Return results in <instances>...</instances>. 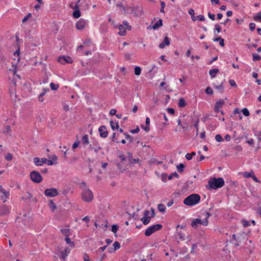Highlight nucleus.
Listing matches in <instances>:
<instances>
[{
  "mask_svg": "<svg viewBox=\"0 0 261 261\" xmlns=\"http://www.w3.org/2000/svg\"><path fill=\"white\" fill-rule=\"evenodd\" d=\"M224 185V180L223 178L212 177L208 181L206 187L208 190H216L222 187Z\"/></svg>",
  "mask_w": 261,
  "mask_h": 261,
  "instance_id": "obj_1",
  "label": "nucleus"
},
{
  "mask_svg": "<svg viewBox=\"0 0 261 261\" xmlns=\"http://www.w3.org/2000/svg\"><path fill=\"white\" fill-rule=\"evenodd\" d=\"M200 201V196L198 194H192L187 196L184 200V203L186 205L192 206L199 203Z\"/></svg>",
  "mask_w": 261,
  "mask_h": 261,
  "instance_id": "obj_2",
  "label": "nucleus"
},
{
  "mask_svg": "<svg viewBox=\"0 0 261 261\" xmlns=\"http://www.w3.org/2000/svg\"><path fill=\"white\" fill-rule=\"evenodd\" d=\"M204 215L205 216V220L202 221L199 219H195L193 220L191 223L192 227L196 228L198 227L199 225H203L204 226H207L208 224L207 219L211 216V214L209 212H206Z\"/></svg>",
  "mask_w": 261,
  "mask_h": 261,
  "instance_id": "obj_3",
  "label": "nucleus"
},
{
  "mask_svg": "<svg viewBox=\"0 0 261 261\" xmlns=\"http://www.w3.org/2000/svg\"><path fill=\"white\" fill-rule=\"evenodd\" d=\"M82 198L85 202H91L93 199L92 192L88 188H85L82 193Z\"/></svg>",
  "mask_w": 261,
  "mask_h": 261,
  "instance_id": "obj_4",
  "label": "nucleus"
},
{
  "mask_svg": "<svg viewBox=\"0 0 261 261\" xmlns=\"http://www.w3.org/2000/svg\"><path fill=\"white\" fill-rule=\"evenodd\" d=\"M162 228L161 224H155L149 227L145 232V235L147 237L150 236L156 231L160 230Z\"/></svg>",
  "mask_w": 261,
  "mask_h": 261,
  "instance_id": "obj_5",
  "label": "nucleus"
},
{
  "mask_svg": "<svg viewBox=\"0 0 261 261\" xmlns=\"http://www.w3.org/2000/svg\"><path fill=\"white\" fill-rule=\"evenodd\" d=\"M30 177L32 181L35 183H40L42 181L41 175L36 171H32L30 173Z\"/></svg>",
  "mask_w": 261,
  "mask_h": 261,
  "instance_id": "obj_6",
  "label": "nucleus"
},
{
  "mask_svg": "<svg viewBox=\"0 0 261 261\" xmlns=\"http://www.w3.org/2000/svg\"><path fill=\"white\" fill-rule=\"evenodd\" d=\"M10 196V192L9 191L3 188L2 186H0V198L1 199L5 202L7 199L9 198Z\"/></svg>",
  "mask_w": 261,
  "mask_h": 261,
  "instance_id": "obj_7",
  "label": "nucleus"
},
{
  "mask_svg": "<svg viewBox=\"0 0 261 261\" xmlns=\"http://www.w3.org/2000/svg\"><path fill=\"white\" fill-rule=\"evenodd\" d=\"M44 193L46 196L49 197H53L58 195V191L55 188L47 189Z\"/></svg>",
  "mask_w": 261,
  "mask_h": 261,
  "instance_id": "obj_8",
  "label": "nucleus"
},
{
  "mask_svg": "<svg viewBox=\"0 0 261 261\" xmlns=\"http://www.w3.org/2000/svg\"><path fill=\"white\" fill-rule=\"evenodd\" d=\"M149 213L150 212L148 210H145L144 212L143 217L141 219V220L144 225H147L150 222L151 217L148 216Z\"/></svg>",
  "mask_w": 261,
  "mask_h": 261,
  "instance_id": "obj_9",
  "label": "nucleus"
},
{
  "mask_svg": "<svg viewBox=\"0 0 261 261\" xmlns=\"http://www.w3.org/2000/svg\"><path fill=\"white\" fill-rule=\"evenodd\" d=\"M58 60L59 63L62 64L66 63H72L73 62L72 59L69 56H60Z\"/></svg>",
  "mask_w": 261,
  "mask_h": 261,
  "instance_id": "obj_10",
  "label": "nucleus"
},
{
  "mask_svg": "<svg viewBox=\"0 0 261 261\" xmlns=\"http://www.w3.org/2000/svg\"><path fill=\"white\" fill-rule=\"evenodd\" d=\"M224 105V100L223 99H220L217 101L214 106V110L216 113L220 112V109L223 107Z\"/></svg>",
  "mask_w": 261,
  "mask_h": 261,
  "instance_id": "obj_11",
  "label": "nucleus"
},
{
  "mask_svg": "<svg viewBox=\"0 0 261 261\" xmlns=\"http://www.w3.org/2000/svg\"><path fill=\"white\" fill-rule=\"evenodd\" d=\"M10 208L6 205L3 204L0 205V216L6 215L9 214Z\"/></svg>",
  "mask_w": 261,
  "mask_h": 261,
  "instance_id": "obj_12",
  "label": "nucleus"
},
{
  "mask_svg": "<svg viewBox=\"0 0 261 261\" xmlns=\"http://www.w3.org/2000/svg\"><path fill=\"white\" fill-rule=\"evenodd\" d=\"M98 131L99 132L100 136L101 138H105L107 137L108 132L107 130V127L106 126L102 125L100 126L98 128Z\"/></svg>",
  "mask_w": 261,
  "mask_h": 261,
  "instance_id": "obj_13",
  "label": "nucleus"
},
{
  "mask_svg": "<svg viewBox=\"0 0 261 261\" xmlns=\"http://www.w3.org/2000/svg\"><path fill=\"white\" fill-rule=\"evenodd\" d=\"M170 44V39L168 38L167 34H166V36L164 37L163 41L159 44V47L160 48H164L166 46H169Z\"/></svg>",
  "mask_w": 261,
  "mask_h": 261,
  "instance_id": "obj_14",
  "label": "nucleus"
},
{
  "mask_svg": "<svg viewBox=\"0 0 261 261\" xmlns=\"http://www.w3.org/2000/svg\"><path fill=\"white\" fill-rule=\"evenodd\" d=\"M86 23L85 20L81 18L77 21L76 23V27L78 30H83L85 27Z\"/></svg>",
  "mask_w": 261,
  "mask_h": 261,
  "instance_id": "obj_15",
  "label": "nucleus"
},
{
  "mask_svg": "<svg viewBox=\"0 0 261 261\" xmlns=\"http://www.w3.org/2000/svg\"><path fill=\"white\" fill-rule=\"evenodd\" d=\"M93 147H92V145H90V147L91 149H94V151L96 153H98V151L102 149L100 145L98 144V142L97 141L93 142Z\"/></svg>",
  "mask_w": 261,
  "mask_h": 261,
  "instance_id": "obj_16",
  "label": "nucleus"
},
{
  "mask_svg": "<svg viewBox=\"0 0 261 261\" xmlns=\"http://www.w3.org/2000/svg\"><path fill=\"white\" fill-rule=\"evenodd\" d=\"M119 29L120 30L118 34L120 36H125L126 34V28L125 27L124 25H120L119 27Z\"/></svg>",
  "mask_w": 261,
  "mask_h": 261,
  "instance_id": "obj_17",
  "label": "nucleus"
},
{
  "mask_svg": "<svg viewBox=\"0 0 261 261\" xmlns=\"http://www.w3.org/2000/svg\"><path fill=\"white\" fill-rule=\"evenodd\" d=\"M71 249L69 248H65L62 252L61 255V258L64 259L67 255L70 253Z\"/></svg>",
  "mask_w": 261,
  "mask_h": 261,
  "instance_id": "obj_18",
  "label": "nucleus"
},
{
  "mask_svg": "<svg viewBox=\"0 0 261 261\" xmlns=\"http://www.w3.org/2000/svg\"><path fill=\"white\" fill-rule=\"evenodd\" d=\"M219 72V70L218 69H212L210 70L209 74L211 75L212 79H213L216 77V74Z\"/></svg>",
  "mask_w": 261,
  "mask_h": 261,
  "instance_id": "obj_19",
  "label": "nucleus"
},
{
  "mask_svg": "<svg viewBox=\"0 0 261 261\" xmlns=\"http://www.w3.org/2000/svg\"><path fill=\"white\" fill-rule=\"evenodd\" d=\"M191 18L193 21H196V20H198V21H204L205 19L204 16L202 15H199L197 16H192L191 17Z\"/></svg>",
  "mask_w": 261,
  "mask_h": 261,
  "instance_id": "obj_20",
  "label": "nucleus"
},
{
  "mask_svg": "<svg viewBox=\"0 0 261 261\" xmlns=\"http://www.w3.org/2000/svg\"><path fill=\"white\" fill-rule=\"evenodd\" d=\"M213 87L216 89L219 90L221 93L224 92V88L223 87V82H222L219 85H214Z\"/></svg>",
  "mask_w": 261,
  "mask_h": 261,
  "instance_id": "obj_21",
  "label": "nucleus"
},
{
  "mask_svg": "<svg viewBox=\"0 0 261 261\" xmlns=\"http://www.w3.org/2000/svg\"><path fill=\"white\" fill-rule=\"evenodd\" d=\"M213 40L214 42H218V41H219V44L220 46L222 47L224 46V40L221 37L214 38Z\"/></svg>",
  "mask_w": 261,
  "mask_h": 261,
  "instance_id": "obj_22",
  "label": "nucleus"
},
{
  "mask_svg": "<svg viewBox=\"0 0 261 261\" xmlns=\"http://www.w3.org/2000/svg\"><path fill=\"white\" fill-rule=\"evenodd\" d=\"M82 143L85 145H88L89 144V138H88V135L87 134H86L83 136V137L82 138Z\"/></svg>",
  "mask_w": 261,
  "mask_h": 261,
  "instance_id": "obj_23",
  "label": "nucleus"
},
{
  "mask_svg": "<svg viewBox=\"0 0 261 261\" xmlns=\"http://www.w3.org/2000/svg\"><path fill=\"white\" fill-rule=\"evenodd\" d=\"M162 25V20L160 19L154 24V25L152 26V28L154 30H156Z\"/></svg>",
  "mask_w": 261,
  "mask_h": 261,
  "instance_id": "obj_24",
  "label": "nucleus"
},
{
  "mask_svg": "<svg viewBox=\"0 0 261 261\" xmlns=\"http://www.w3.org/2000/svg\"><path fill=\"white\" fill-rule=\"evenodd\" d=\"M110 123L111 127L113 130H114L115 129L119 128L118 122L114 123L113 121L111 120Z\"/></svg>",
  "mask_w": 261,
  "mask_h": 261,
  "instance_id": "obj_25",
  "label": "nucleus"
},
{
  "mask_svg": "<svg viewBox=\"0 0 261 261\" xmlns=\"http://www.w3.org/2000/svg\"><path fill=\"white\" fill-rule=\"evenodd\" d=\"M60 230L62 233L65 235L66 237H69V236L70 235L69 229H61Z\"/></svg>",
  "mask_w": 261,
  "mask_h": 261,
  "instance_id": "obj_26",
  "label": "nucleus"
},
{
  "mask_svg": "<svg viewBox=\"0 0 261 261\" xmlns=\"http://www.w3.org/2000/svg\"><path fill=\"white\" fill-rule=\"evenodd\" d=\"M44 91L41 93L40 94V95H39V97H38V100L40 102H43L44 99H43V96L45 94V93L47 92V91H49V89H44Z\"/></svg>",
  "mask_w": 261,
  "mask_h": 261,
  "instance_id": "obj_27",
  "label": "nucleus"
},
{
  "mask_svg": "<svg viewBox=\"0 0 261 261\" xmlns=\"http://www.w3.org/2000/svg\"><path fill=\"white\" fill-rule=\"evenodd\" d=\"M158 209L159 211L161 213H165L166 211L165 206L162 203H160L158 205Z\"/></svg>",
  "mask_w": 261,
  "mask_h": 261,
  "instance_id": "obj_28",
  "label": "nucleus"
},
{
  "mask_svg": "<svg viewBox=\"0 0 261 261\" xmlns=\"http://www.w3.org/2000/svg\"><path fill=\"white\" fill-rule=\"evenodd\" d=\"M186 105V101L183 98H180L179 99L178 106L180 108H184Z\"/></svg>",
  "mask_w": 261,
  "mask_h": 261,
  "instance_id": "obj_29",
  "label": "nucleus"
},
{
  "mask_svg": "<svg viewBox=\"0 0 261 261\" xmlns=\"http://www.w3.org/2000/svg\"><path fill=\"white\" fill-rule=\"evenodd\" d=\"M33 160H34V164L36 166H42V163H41V160L39 158L35 157V158H34Z\"/></svg>",
  "mask_w": 261,
  "mask_h": 261,
  "instance_id": "obj_30",
  "label": "nucleus"
},
{
  "mask_svg": "<svg viewBox=\"0 0 261 261\" xmlns=\"http://www.w3.org/2000/svg\"><path fill=\"white\" fill-rule=\"evenodd\" d=\"M65 240L66 241V243L69 244L71 247L73 248L74 247L75 244H74V242L72 241H71L69 237H66Z\"/></svg>",
  "mask_w": 261,
  "mask_h": 261,
  "instance_id": "obj_31",
  "label": "nucleus"
},
{
  "mask_svg": "<svg viewBox=\"0 0 261 261\" xmlns=\"http://www.w3.org/2000/svg\"><path fill=\"white\" fill-rule=\"evenodd\" d=\"M73 16L74 17H75L76 18H79L80 17L81 13H80V10H79V8L78 9H76L75 11L74 12H73Z\"/></svg>",
  "mask_w": 261,
  "mask_h": 261,
  "instance_id": "obj_32",
  "label": "nucleus"
},
{
  "mask_svg": "<svg viewBox=\"0 0 261 261\" xmlns=\"http://www.w3.org/2000/svg\"><path fill=\"white\" fill-rule=\"evenodd\" d=\"M253 19L254 21L261 22V12L257 13L256 15L254 16Z\"/></svg>",
  "mask_w": 261,
  "mask_h": 261,
  "instance_id": "obj_33",
  "label": "nucleus"
},
{
  "mask_svg": "<svg viewBox=\"0 0 261 261\" xmlns=\"http://www.w3.org/2000/svg\"><path fill=\"white\" fill-rule=\"evenodd\" d=\"M176 168L179 172H182L185 168V166L183 164L180 163L177 166Z\"/></svg>",
  "mask_w": 261,
  "mask_h": 261,
  "instance_id": "obj_34",
  "label": "nucleus"
},
{
  "mask_svg": "<svg viewBox=\"0 0 261 261\" xmlns=\"http://www.w3.org/2000/svg\"><path fill=\"white\" fill-rule=\"evenodd\" d=\"M113 248L115 249V250H117V249H119L120 248V244L118 241H115L113 244Z\"/></svg>",
  "mask_w": 261,
  "mask_h": 261,
  "instance_id": "obj_35",
  "label": "nucleus"
},
{
  "mask_svg": "<svg viewBox=\"0 0 261 261\" xmlns=\"http://www.w3.org/2000/svg\"><path fill=\"white\" fill-rule=\"evenodd\" d=\"M135 74L136 75H139L141 73V69L140 67L137 66L135 68Z\"/></svg>",
  "mask_w": 261,
  "mask_h": 261,
  "instance_id": "obj_36",
  "label": "nucleus"
},
{
  "mask_svg": "<svg viewBox=\"0 0 261 261\" xmlns=\"http://www.w3.org/2000/svg\"><path fill=\"white\" fill-rule=\"evenodd\" d=\"M252 57L254 61H259L261 59V57L257 54H253Z\"/></svg>",
  "mask_w": 261,
  "mask_h": 261,
  "instance_id": "obj_37",
  "label": "nucleus"
},
{
  "mask_svg": "<svg viewBox=\"0 0 261 261\" xmlns=\"http://www.w3.org/2000/svg\"><path fill=\"white\" fill-rule=\"evenodd\" d=\"M50 87L52 90H57L59 88L58 85H56L54 83H51L50 84Z\"/></svg>",
  "mask_w": 261,
  "mask_h": 261,
  "instance_id": "obj_38",
  "label": "nucleus"
},
{
  "mask_svg": "<svg viewBox=\"0 0 261 261\" xmlns=\"http://www.w3.org/2000/svg\"><path fill=\"white\" fill-rule=\"evenodd\" d=\"M173 177H175L178 178L179 177V175L176 172H175L173 173L170 174L168 176V179L171 180L173 178Z\"/></svg>",
  "mask_w": 261,
  "mask_h": 261,
  "instance_id": "obj_39",
  "label": "nucleus"
},
{
  "mask_svg": "<svg viewBox=\"0 0 261 261\" xmlns=\"http://www.w3.org/2000/svg\"><path fill=\"white\" fill-rule=\"evenodd\" d=\"M160 3H161V8L160 9V12L165 13L164 8L166 6L165 3L164 2L161 1Z\"/></svg>",
  "mask_w": 261,
  "mask_h": 261,
  "instance_id": "obj_40",
  "label": "nucleus"
},
{
  "mask_svg": "<svg viewBox=\"0 0 261 261\" xmlns=\"http://www.w3.org/2000/svg\"><path fill=\"white\" fill-rule=\"evenodd\" d=\"M12 158H13V155H12V154L11 153H8L6 155V156H5V159H6L7 161H11V160H12Z\"/></svg>",
  "mask_w": 261,
  "mask_h": 261,
  "instance_id": "obj_41",
  "label": "nucleus"
},
{
  "mask_svg": "<svg viewBox=\"0 0 261 261\" xmlns=\"http://www.w3.org/2000/svg\"><path fill=\"white\" fill-rule=\"evenodd\" d=\"M118 229V226L116 224H113L112 226V229H111V231L114 232V233H116V232L117 231Z\"/></svg>",
  "mask_w": 261,
  "mask_h": 261,
  "instance_id": "obj_42",
  "label": "nucleus"
},
{
  "mask_svg": "<svg viewBox=\"0 0 261 261\" xmlns=\"http://www.w3.org/2000/svg\"><path fill=\"white\" fill-rule=\"evenodd\" d=\"M253 174H254V173L252 171L250 172H245L244 173V176L247 178L252 177Z\"/></svg>",
  "mask_w": 261,
  "mask_h": 261,
  "instance_id": "obj_43",
  "label": "nucleus"
},
{
  "mask_svg": "<svg viewBox=\"0 0 261 261\" xmlns=\"http://www.w3.org/2000/svg\"><path fill=\"white\" fill-rule=\"evenodd\" d=\"M241 223H242L243 226L245 227H247L250 225L249 222L246 220H242Z\"/></svg>",
  "mask_w": 261,
  "mask_h": 261,
  "instance_id": "obj_44",
  "label": "nucleus"
},
{
  "mask_svg": "<svg viewBox=\"0 0 261 261\" xmlns=\"http://www.w3.org/2000/svg\"><path fill=\"white\" fill-rule=\"evenodd\" d=\"M215 139L218 142H222L223 141V139L220 134H217L215 136Z\"/></svg>",
  "mask_w": 261,
  "mask_h": 261,
  "instance_id": "obj_45",
  "label": "nucleus"
},
{
  "mask_svg": "<svg viewBox=\"0 0 261 261\" xmlns=\"http://www.w3.org/2000/svg\"><path fill=\"white\" fill-rule=\"evenodd\" d=\"M178 125L177 128L175 130H179V132H181V124L180 119H179L177 120Z\"/></svg>",
  "mask_w": 261,
  "mask_h": 261,
  "instance_id": "obj_46",
  "label": "nucleus"
},
{
  "mask_svg": "<svg viewBox=\"0 0 261 261\" xmlns=\"http://www.w3.org/2000/svg\"><path fill=\"white\" fill-rule=\"evenodd\" d=\"M122 25H124L125 26V28H126V29L128 30H131L132 29V27L130 25H129L128 24V23L127 21H124L123 22V24Z\"/></svg>",
  "mask_w": 261,
  "mask_h": 261,
  "instance_id": "obj_47",
  "label": "nucleus"
},
{
  "mask_svg": "<svg viewBox=\"0 0 261 261\" xmlns=\"http://www.w3.org/2000/svg\"><path fill=\"white\" fill-rule=\"evenodd\" d=\"M205 93L210 95L212 94L213 93V91L211 87H207L205 89Z\"/></svg>",
  "mask_w": 261,
  "mask_h": 261,
  "instance_id": "obj_48",
  "label": "nucleus"
},
{
  "mask_svg": "<svg viewBox=\"0 0 261 261\" xmlns=\"http://www.w3.org/2000/svg\"><path fill=\"white\" fill-rule=\"evenodd\" d=\"M242 113L245 116H248L250 115L249 112L247 108H244L242 110Z\"/></svg>",
  "mask_w": 261,
  "mask_h": 261,
  "instance_id": "obj_49",
  "label": "nucleus"
},
{
  "mask_svg": "<svg viewBox=\"0 0 261 261\" xmlns=\"http://www.w3.org/2000/svg\"><path fill=\"white\" fill-rule=\"evenodd\" d=\"M124 135L125 136V138L127 140H128L130 142H133V137H132L131 136H130L129 135H128V134H127L126 133H125Z\"/></svg>",
  "mask_w": 261,
  "mask_h": 261,
  "instance_id": "obj_50",
  "label": "nucleus"
},
{
  "mask_svg": "<svg viewBox=\"0 0 261 261\" xmlns=\"http://www.w3.org/2000/svg\"><path fill=\"white\" fill-rule=\"evenodd\" d=\"M32 197V195L29 192H27V195L23 196L22 197V199L23 200H27L28 199H30Z\"/></svg>",
  "mask_w": 261,
  "mask_h": 261,
  "instance_id": "obj_51",
  "label": "nucleus"
},
{
  "mask_svg": "<svg viewBox=\"0 0 261 261\" xmlns=\"http://www.w3.org/2000/svg\"><path fill=\"white\" fill-rule=\"evenodd\" d=\"M215 31H216L218 33H220L221 31V28L218 24L215 25Z\"/></svg>",
  "mask_w": 261,
  "mask_h": 261,
  "instance_id": "obj_52",
  "label": "nucleus"
},
{
  "mask_svg": "<svg viewBox=\"0 0 261 261\" xmlns=\"http://www.w3.org/2000/svg\"><path fill=\"white\" fill-rule=\"evenodd\" d=\"M197 245L196 244H193L192 245V246L191 253H195V249L197 248Z\"/></svg>",
  "mask_w": 261,
  "mask_h": 261,
  "instance_id": "obj_53",
  "label": "nucleus"
},
{
  "mask_svg": "<svg viewBox=\"0 0 261 261\" xmlns=\"http://www.w3.org/2000/svg\"><path fill=\"white\" fill-rule=\"evenodd\" d=\"M255 23H250L249 24V29L251 31H253L254 30H255Z\"/></svg>",
  "mask_w": 261,
  "mask_h": 261,
  "instance_id": "obj_54",
  "label": "nucleus"
},
{
  "mask_svg": "<svg viewBox=\"0 0 261 261\" xmlns=\"http://www.w3.org/2000/svg\"><path fill=\"white\" fill-rule=\"evenodd\" d=\"M49 206L53 209V210H55V209H56V204L54 203V202L52 200H50L49 201Z\"/></svg>",
  "mask_w": 261,
  "mask_h": 261,
  "instance_id": "obj_55",
  "label": "nucleus"
},
{
  "mask_svg": "<svg viewBox=\"0 0 261 261\" xmlns=\"http://www.w3.org/2000/svg\"><path fill=\"white\" fill-rule=\"evenodd\" d=\"M10 94L11 97L12 99H14V98H16V95L14 91H13L12 90H10Z\"/></svg>",
  "mask_w": 261,
  "mask_h": 261,
  "instance_id": "obj_56",
  "label": "nucleus"
},
{
  "mask_svg": "<svg viewBox=\"0 0 261 261\" xmlns=\"http://www.w3.org/2000/svg\"><path fill=\"white\" fill-rule=\"evenodd\" d=\"M208 16L212 20H215V14H212L210 12H208Z\"/></svg>",
  "mask_w": 261,
  "mask_h": 261,
  "instance_id": "obj_57",
  "label": "nucleus"
},
{
  "mask_svg": "<svg viewBox=\"0 0 261 261\" xmlns=\"http://www.w3.org/2000/svg\"><path fill=\"white\" fill-rule=\"evenodd\" d=\"M117 111L116 109H112L110 110L109 114L111 116L116 115Z\"/></svg>",
  "mask_w": 261,
  "mask_h": 261,
  "instance_id": "obj_58",
  "label": "nucleus"
},
{
  "mask_svg": "<svg viewBox=\"0 0 261 261\" xmlns=\"http://www.w3.org/2000/svg\"><path fill=\"white\" fill-rule=\"evenodd\" d=\"M229 83L230 85V86L232 87H237L236 82L233 80H230L229 81Z\"/></svg>",
  "mask_w": 261,
  "mask_h": 261,
  "instance_id": "obj_59",
  "label": "nucleus"
},
{
  "mask_svg": "<svg viewBox=\"0 0 261 261\" xmlns=\"http://www.w3.org/2000/svg\"><path fill=\"white\" fill-rule=\"evenodd\" d=\"M116 6L122 8V9H123V10L124 12H128V11L126 10L125 9V7H124L122 4H116Z\"/></svg>",
  "mask_w": 261,
  "mask_h": 261,
  "instance_id": "obj_60",
  "label": "nucleus"
},
{
  "mask_svg": "<svg viewBox=\"0 0 261 261\" xmlns=\"http://www.w3.org/2000/svg\"><path fill=\"white\" fill-rule=\"evenodd\" d=\"M140 130V129L139 128L138 126L136 128H135V129H132L130 130V132L132 134H135V133H138Z\"/></svg>",
  "mask_w": 261,
  "mask_h": 261,
  "instance_id": "obj_61",
  "label": "nucleus"
},
{
  "mask_svg": "<svg viewBox=\"0 0 261 261\" xmlns=\"http://www.w3.org/2000/svg\"><path fill=\"white\" fill-rule=\"evenodd\" d=\"M247 143L250 145L253 146L254 145V142L253 139H250L249 140L247 141Z\"/></svg>",
  "mask_w": 261,
  "mask_h": 261,
  "instance_id": "obj_62",
  "label": "nucleus"
},
{
  "mask_svg": "<svg viewBox=\"0 0 261 261\" xmlns=\"http://www.w3.org/2000/svg\"><path fill=\"white\" fill-rule=\"evenodd\" d=\"M167 111L169 114H170L171 115L174 114L175 113V111L173 108H168Z\"/></svg>",
  "mask_w": 261,
  "mask_h": 261,
  "instance_id": "obj_63",
  "label": "nucleus"
},
{
  "mask_svg": "<svg viewBox=\"0 0 261 261\" xmlns=\"http://www.w3.org/2000/svg\"><path fill=\"white\" fill-rule=\"evenodd\" d=\"M256 213L261 217V206H259L255 210Z\"/></svg>",
  "mask_w": 261,
  "mask_h": 261,
  "instance_id": "obj_64",
  "label": "nucleus"
}]
</instances>
